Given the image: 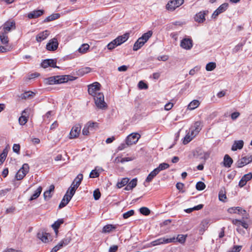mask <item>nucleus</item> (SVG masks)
<instances>
[{
    "label": "nucleus",
    "mask_w": 252,
    "mask_h": 252,
    "mask_svg": "<svg viewBox=\"0 0 252 252\" xmlns=\"http://www.w3.org/2000/svg\"><path fill=\"white\" fill-rule=\"evenodd\" d=\"M63 246L61 241L56 245L55 246L51 251L50 252H57L58 251L60 250L62 248H63Z\"/></svg>",
    "instance_id": "58"
},
{
    "label": "nucleus",
    "mask_w": 252,
    "mask_h": 252,
    "mask_svg": "<svg viewBox=\"0 0 252 252\" xmlns=\"http://www.w3.org/2000/svg\"><path fill=\"white\" fill-rule=\"evenodd\" d=\"M66 75H57L55 76L56 84H60L67 82Z\"/></svg>",
    "instance_id": "30"
},
{
    "label": "nucleus",
    "mask_w": 252,
    "mask_h": 252,
    "mask_svg": "<svg viewBox=\"0 0 252 252\" xmlns=\"http://www.w3.org/2000/svg\"><path fill=\"white\" fill-rule=\"evenodd\" d=\"M209 220H204L201 221V228L204 230L206 229L208 226Z\"/></svg>",
    "instance_id": "62"
},
{
    "label": "nucleus",
    "mask_w": 252,
    "mask_h": 252,
    "mask_svg": "<svg viewBox=\"0 0 252 252\" xmlns=\"http://www.w3.org/2000/svg\"><path fill=\"white\" fill-rule=\"evenodd\" d=\"M64 222V220L63 219H58L57 220L55 221L54 223L52 225V227L55 231L56 233L58 232V229L59 228L60 225Z\"/></svg>",
    "instance_id": "27"
},
{
    "label": "nucleus",
    "mask_w": 252,
    "mask_h": 252,
    "mask_svg": "<svg viewBox=\"0 0 252 252\" xmlns=\"http://www.w3.org/2000/svg\"><path fill=\"white\" fill-rule=\"evenodd\" d=\"M71 240V237L67 235L61 241V242L64 247L69 244L70 243Z\"/></svg>",
    "instance_id": "43"
},
{
    "label": "nucleus",
    "mask_w": 252,
    "mask_h": 252,
    "mask_svg": "<svg viewBox=\"0 0 252 252\" xmlns=\"http://www.w3.org/2000/svg\"><path fill=\"white\" fill-rule=\"evenodd\" d=\"M10 50V47L7 45L4 46L0 45V53H6Z\"/></svg>",
    "instance_id": "55"
},
{
    "label": "nucleus",
    "mask_w": 252,
    "mask_h": 252,
    "mask_svg": "<svg viewBox=\"0 0 252 252\" xmlns=\"http://www.w3.org/2000/svg\"><path fill=\"white\" fill-rule=\"evenodd\" d=\"M89 47H90V46L88 44L84 43V44H83L81 45V46L79 48V49H78V51L79 53L84 54V53H85L87 51V50H89Z\"/></svg>",
    "instance_id": "42"
},
{
    "label": "nucleus",
    "mask_w": 252,
    "mask_h": 252,
    "mask_svg": "<svg viewBox=\"0 0 252 252\" xmlns=\"http://www.w3.org/2000/svg\"><path fill=\"white\" fill-rule=\"evenodd\" d=\"M139 212L143 215L148 216L150 214V210L146 207H142L139 209Z\"/></svg>",
    "instance_id": "46"
},
{
    "label": "nucleus",
    "mask_w": 252,
    "mask_h": 252,
    "mask_svg": "<svg viewBox=\"0 0 252 252\" xmlns=\"http://www.w3.org/2000/svg\"><path fill=\"white\" fill-rule=\"evenodd\" d=\"M134 214V211L133 210H130L123 214V217L125 219H128L130 217L133 216Z\"/></svg>",
    "instance_id": "53"
},
{
    "label": "nucleus",
    "mask_w": 252,
    "mask_h": 252,
    "mask_svg": "<svg viewBox=\"0 0 252 252\" xmlns=\"http://www.w3.org/2000/svg\"><path fill=\"white\" fill-rule=\"evenodd\" d=\"M157 169H154L148 175L145 180V182L147 183L151 182L153 179L159 173Z\"/></svg>",
    "instance_id": "24"
},
{
    "label": "nucleus",
    "mask_w": 252,
    "mask_h": 252,
    "mask_svg": "<svg viewBox=\"0 0 252 252\" xmlns=\"http://www.w3.org/2000/svg\"><path fill=\"white\" fill-rule=\"evenodd\" d=\"M68 193V190L66 192L65 194L63 196V199H65V202L66 203H68L70 200L71 199L73 195H71L70 193Z\"/></svg>",
    "instance_id": "57"
},
{
    "label": "nucleus",
    "mask_w": 252,
    "mask_h": 252,
    "mask_svg": "<svg viewBox=\"0 0 252 252\" xmlns=\"http://www.w3.org/2000/svg\"><path fill=\"white\" fill-rule=\"evenodd\" d=\"M29 171V166L27 163H24L22 167L18 170L15 175L17 180L23 179Z\"/></svg>",
    "instance_id": "4"
},
{
    "label": "nucleus",
    "mask_w": 252,
    "mask_h": 252,
    "mask_svg": "<svg viewBox=\"0 0 252 252\" xmlns=\"http://www.w3.org/2000/svg\"><path fill=\"white\" fill-rule=\"evenodd\" d=\"M216 67L215 63L210 62L208 63L206 65V70L208 71L213 70Z\"/></svg>",
    "instance_id": "45"
},
{
    "label": "nucleus",
    "mask_w": 252,
    "mask_h": 252,
    "mask_svg": "<svg viewBox=\"0 0 252 252\" xmlns=\"http://www.w3.org/2000/svg\"><path fill=\"white\" fill-rule=\"evenodd\" d=\"M99 176V173L96 170H93L91 172L89 177L91 178H95Z\"/></svg>",
    "instance_id": "60"
},
{
    "label": "nucleus",
    "mask_w": 252,
    "mask_h": 252,
    "mask_svg": "<svg viewBox=\"0 0 252 252\" xmlns=\"http://www.w3.org/2000/svg\"><path fill=\"white\" fill-rule=\"evenodd\" d=\"M138 87L140 89H147L148 86L143 81H140L138 84Z\"/></svg>",
    "instance_id": "59"
},
{
    "label": "nucleus",
    "mask_w": 252,
    "mask_h": 252,
    "mask_svg": "<svg viewBox=\"0 0 252 252\" xmlns=\"http://www.w3.org/2000/svg\"><path fill=\"white\" fill-rule=\"evenodd\" d=\"M187 237V235L179 234L177 237L175 238V242H178L182 244H184L186 240Z\"/></svg>",
    "instance_id": "40"
},
{
    "label": "nucleus",
    "mask_w": 252,
    "mask_h": 252,
    "mask_svg": "<svg viewBox=\"0 0 252 252\" xmlns=\"http://www.w3.org/2000/svg\"><path fill=\"white\" fill-rule=\"evenodd\" d=\"M8 154V151L6 149H4L2 152L0 154V161L1 163H2L5 160L7 155Z\"/></svg>",
    "instance_id": "49"
},
{
    "label": "nucleus",
    "mask_w": 252,
    "mask_h": 252,
    "mask_svg": "<svg viewBox=\"0 0 252 252\" xmlns=\"http://www.w3.org/2000/svg\"><path fill=\"white\" fill-rule=\"evenodd\" d=\"M208 13V10L201 11L196 13L194 17V20L199 23L204 22L205 20V15Z\"/></svg>",
    "instance_id": "15"
},
{
    "label": "nucleus",
    "mask_w": 252,
    "mask_h": 252,
    "mask_svg": "<svg viewBox=\"0 0 252 252\" xmlns=\"http://www.w3.org/2000/svg\"><path fill=\"white\" fill-rule=\"evenodd\" d=\"M244 146V142L243 140L235 141L234 144L232 146L231 150L235 151L238 149L241 150L243 148Z\"/></svg>",
    "instance_id": "22"
},
{
    "label": "nucleus",
    "mask_w": 252,
    "mask_h": 252,
    "mask_svg": "<svg viewBox=\"0 0 252 252\" xmlns=\"http://www.w3.org/2000/svg\"><path fill=\"white\" fill-rule=\"evenodd\" d=\"M129 38V33H126L123 35L118 36L115 39V41L116 42L117 45L118 46L121 45L125 42H126L128 38Z\"/></svg>",
    "instance_id": "19"
},
{
    "label": "nucleus",
    "mask_w": 252,
    "mask_h": 252,
    "mask_svg": "<svg viewBox=\"0 0 252 252\" xmlns=\"http://www.w3.org/2000/svg\"><path fill=\"white\" fill-rule=\"evenodd\" d=\"M81 129V126L80 124L75 125L70 132V138L72 139L77 137L80 133Z\"/></svg>",
    "instance_id": "12"
},
{
    "label": "nucleus",
    "mask_w": 252,
    "mask_h": 252,
    "mask_svg": "<svg viewBox=\"0 0 252 252\" xmlns=\"http://www.w3.org/2000/svg\"><path fill=\"white\" fill-rule=\"evenodd\" d=\"M118 46V45H117L115 39H114L107 45L106 47L107 48V49L108 50H112L113 49H114L115 47H116Z\"/></svg>",
    "instance_id": "50"
},
{
    "label": "nucleus",
    "mask_w": 252,
    "mask_h": 252,
    "mask_svg": "<svg viewBox=\"0 0 252 252\" xmlns=\"http://www.w3.org/2000/svg\"><path fill=\"white\" fill-rule=\"evenodd\" d=\"M119 226V224H107L103 226L102 232L103 233H110L111 231L115 229Z\"/></svg>",
    "instance_id": "23"
},
{
    "label": "nucleus",
    "mask_w": 252,
    "mask_h": 252,
    "mask_svg": "<svg viewBox=\"0 0 252 252\" xmlns=\"http://www.w3.org/2000/svg\"><path fill=\"white\" fill-rule=\"evenodd\" d=\"M242 178L244 179L245 181H246V182H247L252 178V173L250 172L248 174H246L242 177Z\"/></svg>",
    "instance_id": "64"
},
{
    "label": "nucleus",
    "mask_w": 252,
    "mask_h": 252,
    "mask_svg": "<svg viewBox=\"0 0 252 252\" xmlns=\"http://www.w3.org/2000/svg\"><path fill=\"white\" fill-rule=\"evenodd\" d=\"M44 10H34L28 14V17L29 19L37 18L44 14Z\"/></svg>",
    "instance_id": "17"
},
{
    "label": "nucleus",
    "mask_w": 252,
    "mask_h": 252,
    "mask_svg": "<svg viewBox=\"0 0 252 252\" xmlns=\"http://www.w3.org/2000/svg\"><path fill=\"white\" fill-rule=\"evenodd\" d=\"M169 167V165L168 163L163 162L159 164L158 166L157 167L156 169H157L158 171L160 172V171L166 169Z\"/></svg>",
    "instance_id": "44"
},
{
    "label": "nucleus",
    "mask_w": 252,
    "mask_h": 252,
    "mask_svg": "<svg viewBox=\"0 0 252 252\" xmlns=\"http://www.w3.org/2000/svg\"><path fill=\"white\" fill-rule=\"evenodd\" d=\"M153 34V32L152 31H149L146 33L143 34L141 37H139V38L143 40L145 43H146L148 39L151 37Z\"/></svg>",
    "instance_id": "33"
},
{
    "label": "nucleus",
    "mask_w": 252,
    "mask_h": 252,
    "mask_svg": "<svg viewBox=\"0 0 252 252\" xmlns=\"http://www.w3.org/2000/svg\"><path fill=\"white\" fill-rule=\"evenodd\" d=\"M129 181V179L127 178H123L120 182H118L117 184V187L118 188L120 189L124 186L127 185Z\"/></svg>",
    "instance_id": "39"
},
{
    "label": "nucleus",
    "mask_w": 252,
    "mask_h": 252,
    "mask_svg": "<svg viewBox=\"0 0 252 252\" xmlns=\"http://www.w3.org/2000/svg\"><path fill=\"white\" fill-rule=\"evenodd\" d=\"M200 67L196 66L194 68H192L189 71V74L190 75H193L195 74V73L197 72H198L200 70Z\"/></svg>",
    "instance_id": "63"
},
{
    "label": "nucleus",
    "mask_w": 252,
    "mask_h": 252,
    "mask_svg": "<svg viewBox=\"0 0 252 252\" xmlns=\"http://www.w3.org/2000/svg\"><path fill=\"white\" fill-rule=\"evenodd\" d=\"M137 183V179L136 178H135L132 179L129 183L128 182L127 185H128V186L130 188H131V189H132L134 188H135L136 186Z\"/></svg>",
    "instance_id": "51"
},
{
    "label": "nucleus",
    "mask_w": 252,
    "mask_h": 252,
    "mask_svg": "<svg viewBox=\"0 0 252 252\" xmlns=\"http://www.w3.org/2000/svg\"><path fill=\"white\" fill-rule=\"evenodd\" d=\"M145 43L143 40H141L139 38L135 42L133 45V50L134 51H137L140 49L144 45Z\"/></svg>",
    "instance_id": "29"
},
{
    "label": "nucleus",
    "mask_w": 252,
    "mask_h": 252,
    "mask_svg": "<svg viewBox=\"0 0 252 252\" xmlns=\"http://www.w3.org/2000/svg\"><path fill=\"white\" fill-rule=\"evenodd\" d=\"M37 237L45 243L51 241L52 240L51 234L46 232H39L37 234Z\"/></svg>",
    "instance_id": "14"
},
{
    "label": "nucleus",
    "mask_w": 252,
    "mask_h": 252,
    "mask_svg": "<svg viewBox=\"0 0 252 252\" xmlns=\"http://www.w3.org/2000/svg\"><path fill=\"white\" fill-rule=\"evenodd\" d=\"M211 152L210 151H208L207 152H203V156L200 158L201 159H203L204 161L207 160L210 156Z\"/></svg>",
    "instance_id": "54"
},
{
    "label": "nucleus",
    "mask_w": 252,
    "mask_h": 252,
    "mask_svg": "<svg viewBox=\"0 0 252 252\" xmlns=\"http://www.w3.org/2000/svg\"><path fill=\"white\" fill-rule=\"evenodd\" d=\"M203 127L202 123L201 121H196L191 126L189 131L193 137H195L201 131Z\"/></svg>",
    "instance_id": "3"
},
{
    "label": "nucleus",
    "mask_w": 252,
    "mask_h": 252,
    "mask_svg": "<svg viewBox=\"0 0 252 252\" xmlns=\"http://www.w3.org/2000/svg\"><path fill=\"white\" fill-rule=\"evenodd\" d=\"M93 196L95 200H97L100 198L101 193L98 189H96L94 191Z\"/></svg>",
    "instance_id": "56"
},
{
    "label": "nucleus",
    "mask_w": 252,
    "mask_h": 252,
    "mask_svg": "<svg viewBox=\"0 0 252 252\" xmlns=\"http://www.w3.org/2000/svg\"><path fill=\"white\" fill-rule=\"evenodd\" d=\"M54 186L53 185H51L50 186L49 189L44 192L43 196L45 200H48L51 198V192L54 191Z\"/></svg>",
    "instance_id": "26"
},
{
    "label": "nucleus",
    "mask_w": 252,
    "mask_h": 252,
    "mask_svg": "<svg viewBox=\"0 0 252 252\" xmlns=\"http://www.w3.org/2000/svg\"><path fill=\"white\" fill-rule=\"evenodd\" d=\"M33 110L32 108L30 107H27L22 112V115L28 118H29L30 115L33 113Z\"/></svg>",
    "instance_id": "41"
},
{
    "label": "nucleus",
    "mask_w": 252,
    "mask_h": 252,
    "mask_svg": "<svg viewBox=\"0 0 252 252\" xmlns=\"http://www.w3.org/2000/svg\"><path fill=\"white\" fill-rule=\"evenodd\" d=\"M13 27H15V23L14 21H6L2 25V32L8 33Z\"/></svg>",
    "instance_id": "16"
},
{
    "label": "nucleus",
    "mask_w": 252,
    "mask_h": 252,
    "mask_svg": "<svg viewBox=\"0 0 252 252\" xmlns=\"http://www.w3.org/2000/svg\"><path fill=\"white\" fill-rule=\"evenodd\" d=\"M175 237H173L171 238H166L165 237H161L158 238L155 241H152L151 244L152 246H155L160 244H168L172 242H175Z\"/></svg>",
    "instance_id": "8"
},
{
    "label": "nucleus",
    "mask_w": 252,
    "mask_h": 252,
    "mask_svg": "<svg viewBox=\"0 0 252 252\" xmlns=\"http://www.w3.org/2000/svg\"><path fill=\"white\" fill-rule=\"evenodd\" d=\"M92 68L89 67H84L79 69L77 71L78 75L83 76L84 75L90 72Z\"/></svg>",
    "instance_id": "32"
},
{
    "label": "nucleus",
    "mask_w": 252,
    "mask_h": 252,
    "mask_svg": "<svg viewBox=\"0 0 252 252\" xmlns=\"http://www.w3.org/2000/svg\"><path fill=\"white\" fill-rule=\"evenodd\" d=\"M101 85L100 83L95 82L88 86V91L90 95L94 97L95 96L100 89Z\"/></svg>",
    "instance_id": "5"
},
{
    "label": "nucleus",
    "mask_w": 252,
    "mask_h": 252,
    "mask_svg": "<svg viewBox=\"0 0 252 252\" xmlns=\"http://www.w3.org/2000/svg\"><path fill=\"white\" fill-rule=\"evenodd\" d=\"M140 137L138 133H132L126 137V142L127 146L131 145L137 143Z\"/></svg>",
    "instance_id": "6"
},
{
    "label": "nucleus",
    "mask_w": 252,
    "mask_h": 252,
    "mask_svg": "<svg viewBox=\"0 0 252 252\" xmlns=\"http://www.w3.org/2000/svg\"><path fill=\"white\" fill-rule=\"evenodd\" d=\"M247 41V38L242 39L238 44H237L232 49L233 54H236L241 51H242L243 46L245 45Z\"/></svg>",
    "instance_id": "18"
},
{
    "label": "nucleus",
    "mask_w": 252,
    "mask_h": 252,
    "mask_svg": "<svg viewBox=\"0 0 252 252\" xmlns=\"http://www.w3.org/2000/svg\"><path fill=\"white\" fill-rule=\"evenodd\" d=\"M44 83L46 85L56 84L55 76L44 79Z\"/></svg>",
    "instance_id": "38"
},
{
    "label": "nucleus",
    "mask_w": 252,
    "mask_h": 252,
    "mask_svg": "<svg viewBox=\"0 0 252 252\" xmlns=\"http://www.w3.org/2000/svg\"><path fill=\"white\" fill-rule=\"evenodd\" d=\"M60 16L59 13L53 14L46 17L43 21V23H47L58 19Z\"/></svg>",
    "instance_id": "31"
},
{
    "label": "nucleus",
    "mask_w": 252,
    "mask_h": 252,
    "mask_svg": "<svg viewBox=\"0 0 252 252\" xmlns=\"http://www.w3.org/2000/svg\"><path fill=\"white\" fill-rule=\"evenodd\" d=\"M91 131H94L96 130L98 127V124L96 122H89L86 124Z\"/></svg>",
    "instance_id": "34"
},
{
    "label": "nucleus",
    "mask_w": 252,
    "mask_h": 252,
    "mask_svg": "<svg viewBox=\"0 0 252 252\" xmlns=\"http://www.w3.org/2000/svg\"><path fill=\"white\" fill-rule=\"evenodd\" d=\"M35 94V93L32 91H27L21 94V98L22 99L31 98L33 97Z\"/></svg>",
    "instance_id": "35"
},
{
    "label": "nucleus",
    "mask_w": 252,
    "mask_h": 252,
    "mask_svg": "<svg viewBox=\"0 0 252 252\" xmlns=\"http://www.w3.org/2000/svg\"><path fill=\"white\" fill-rule=\"evenodd\" d=\"M233 162V159L228 155L224 156L223 161V165L224 167L227 168L230 167Z\"/></svg>",
    "instance_id": "21"
},
{
    "label": "nucleus",
    "mask_w": 252,
    "mask_h": 252,
    "mask_svg": "<svg viewBox=\"0 0 252 252\" xmlns=\"http://www.w3.org/2000/svg\"><path fill=\"white\" fill-rule=\"evenodd\" d=\"M228 7V4L227 3H222L214 12L212 18L216 19L219 15L225 11Z\"/></svg>",
    "instance_id": "11"
},
{
    "label": "nucleus",
    "mask_w": 252,
    "mask_h": 252,
    "mask_svg": "<svg viewBox=\"0 0 252 252\" xmlns=\"http://www.w3.org/2000/svg\"><path fill=\"white\" fill-rule=\"evenodd\" d=\"M76 181V179H74L73 182H72L70 188L68 190L70 189L69 193L72 195H74L75 193L76 190L77 189L78 187L74 185L75 182Z\"/></svg>",
    "instance_id": "47"
},
{
    "label": "nucleus",
    "mask_w": 252,
    "mask_h": 252,
    "mask_svg": "<svg viewBox=\"0 0 252 252\" xmlns=\"http://www.w3.org/2000/svg\"><path fill=\"white\" fill-rule=\"evenodd\" d=\"M28 118H27L22 115L19 118V123L20 125L24 126L27 123V122H28Z\"/></svg>",
    "instance_id": "52"
},
{
    "label": "nucleus",
    "mask_w": 252,
    "mask_h": 252,
    "mask_svg": "<svg viewBox=\"0 0 252 252\" xmlns=\"http://www.w3.org/2000/svg\"><path fill=\"white\" fill-rule=\"evenodd\" d=\"M193 45V42L191 37L187 35L181 40L180 44V47L186 50H190Z\"/></svg>",
    "instance_id": "1"
},
{
    "label": "nucleus",
    "mask_w": 252,
    "mask_h": 252,
    "mask_svg": "<svg viewBox=\"0 0 252 252\" xmlns=\"http://www.w3.org/2000/svg\"><path fill=\"white\" fill-rule=\"evenodd\" d=\"M199 104V101L198 100H193L189 103L188 108L189 110H193L197 108Z\"/></svg>",
    "instance_id": "36"
},
{
    "label": "nucleus",
    "mask_w": 252,
    "mask_h": 252,
    "mask_svg": "<svg viewBox=\"0 0 252 252\" xmlns=\"http://www.w3.org/2000/svg\"><path fill=\"white\" fill-rule=\"evenodd\" d=\"M59 42L56 38H54L49 40V42L46 44V48L48 51H54L56 50L58 47Z\"/></svg>",
    "instance_id": "13"
},
{
    "label": "nucleus",
    "mask_w": 252,
    "mask_h": 252,
    "mask_svg": "<svg viewBox=\"0 0 252 252\" xmlns=\"http://www.w3.org/2000/svg\"><path fill=\"white\" fill-rule=\"evenodd\" d=\"M49 34V32L47 30L39 33L36 36V40L38 42H41L47 38Z\"/></svg>",
    "instance_id": "20"
},
{
    "label": "nucleus",
    "mask_w": 252,
    "mask_h": 252,
    "mask_svg": "<svg viewBox=\"0 0 252 252\" xmlns=\"http://www.w3.org/2000/svg\"><path fill=\"white\" fill-rule=\"evenodd\" d=\"M56 59H47L44 60L42 62L41 66L44 68H47L48 67H51L53 68H59V67L56 65Z\"/></svg>",
    "instance_id": "9"
},
{
    "label": "nucleus",
    "mask_w": 252,
    "mask_h": 252,
    "mask_svg": "<svg viewBox=\"0 0 252 252\" xmlns=\"http://www.w3.org/2000/svg\"><path fill=\"white\" fill-rule=\"evenodd\" d=\"M95 104L96 106L100 108L103 109L107 107L106 104L104 101V95L101 93H98L94 97Z\"/></svg>",
    "instance_id": "2"
},
{
    "label": "nucleus",
    "mask_w": 252,
    "mask_h": 252,
    "mask_svg": "<svg viewBox=\"0 0 252 252\" xmlns=\"http://www.w3.org/2000/svg\"><path fill=\"white\" fill-rule=\"evenodd\" d=\"M252 161V156L249 157H244L238 160L236 163V166L241 168L244 166L251 163Z\"/></svg>",
    "instance_id": "10"
},
{
    "label": "nucleus",
    "mask_w": 252,
    "mask_h": 252,
    "mask_svg": "<svg viewBox=\"0 0 252 252\" xmlns=\"http://www.w3.org/2000/svg\"><path fill=\"white\" fill-rule=\"evenodd\" d=\"M12 149L14 153L20 154V146L19 144H14Z\"/></svg>",
    "instance_id": "61"
},
{
    "label": "nucleus",
    "mask_w": 252,
    "mask_h": 252,
    "mask_svg": "<svg viewBox=\"0 0 252 252\" xmlns=\"http://www.w3.org/2000/svg\"><path fill=\"white\" fill-rule=\"evenodd\" d=\"M184 3V0H170L167 4L166 7L169 11H174Z\"/></svg>",
    "instance_id": "7"
},
{
    "label": "nucleus",
    "mask_w": 252,
    "mask_h": 252,
    "mask_svg": "<svg viewBox=\"0 0 252 252\" xmlns=\"http://www.w3.org/2000/svg\"><path fill=\"white\" fill-rule=\"evenodd\" d=\"M42 190V187L41 186L38 187V188L34 191V193L29 199V201H31L37 198L41 194Z\"/></svg>",
    "instance_id": "28"
},
{
    "label": "nucleus",
    "mask_w": 252,
    "mask_h": 252,
    "mask_svg": "<svg viewBox=\"0 0 252 252\" xmlns=\"http://www.w3.org/2000/svg\"><path fill=\"white\" fill-rule=\"evenodd\" d=\"M195 137H193L191 134V133L189 131V132L186 135L183 140V143L184 145H186L188 144L190 141H191L193 138Z\"/></svg>",
    "instance_id": "37"
},
{
    "label": "nucleus",
    "mask_w": 252,
    "mask_h": 252,
    "mask_svg": "<svg viewBox=\"0 0 252 252\" xmlns=\"http://www.w3.org/2000/svg\"><path fill=\"white\" fill-rule=\"evenodd\" d=\"M195 187H196V189L197 190L200 191V190H203V189H205L206 185L204 184V183H203L201 181H199L196 183Z\"/></svg>",
    "instance_id": "48"
},
{
    "label": "nucleus",
    "mask_w": 252,
    "mask_h": 252,
    "mask_svg": "<svg viewBox=\"0 0 252 252\" xmlns=\"http://www.w3.org/2000/svg\"><path fill=\"white\" fill-rule=\"evenodd\" d=\"M7 33L2 32H0V40L2 44L6 45L8 44L9 39Z\"/></svg>",
    "instance_id": "25"
}]
</instances>
